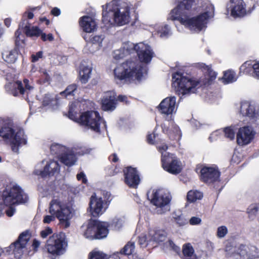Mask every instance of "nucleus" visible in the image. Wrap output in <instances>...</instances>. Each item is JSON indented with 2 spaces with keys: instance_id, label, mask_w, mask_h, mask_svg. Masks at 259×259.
Returning a JSON list of instances; mask_svg holds the SVG:
<instances>
[{
  "instance_id": "obj_47",
  "label": "nucleus",
  "mask_w": 259,
  "mask_h": 259,
  "mask_svg": "<svg viewBox=\"0 0 259 259\" xmlns=\"http://www.w3.org/2000/svg\"><path fill=\"white\" fill-rule=\"evenodd\" d=\"M106 255L100 251H93L90 253V259H106Z\"/></svg>"
},
{
  "instance_id": "obj_60",
  "label": "nucleus",
  "mask_w": 259,
  "mask_h": 259,
  "mask_svg": "<svg viewBox=\"0 0 259 259\" xmlns=\"http://www.w3.org/2000/svg\"><path fill=\"white\" fill-rule=\"evenodd\" d=\"M175 220L176 223L180 226H183L187 223L186 220L184 219L183 216L182 215H180L178 216L177 218H176Z\"/></svg>"
},
{
  "instance_id": "obj_42",
  "label": "nucleus",
  "mask_w": 259,
  "mask_h": 259,
  "mask_svg": "<svg viewBox=\"0 0 259 259\" xmlns=\"http://www.w3.org/2000/svg\"><path fill=\"white\" fill-rule=\"evenodd\" d=\"M77 85L75 83L70 84L66 88L65 91L61 92L60 94L65 97L70 95L77 89Z\"/></svg>"
},
{
  "instance_id": "obj_17",
  "label": "nucleus",
  "mask_w": 259,
  "mask_h": 259,
  "mask_svg": "<svg viewBox=\"0 0 259 259\" xmlns=\"http://www.w3.org/2000/svg\"><path fill=\"white\" fill-rule=\"evenodd\" d=\"M227 10L230 11L231 15L234 18L244 16L246 14V5L243 0H230Z\"/></svg>"
},
{
  "instance_id": "obj_33",
  "label": "nucleus",
  "mask_w": 259,
  "mask_h": 259,
  "mask_svg": "<svg viewBox=\"0 0 259 259\" xmlns=\"http://www.w3.org/2000/svg\"><path fill=\"white\" fill-rule=\"evenodd\" d=\"M254 62V60H249L243 63L239 68V75H252V64Z\"/></svg>"
},
{
  "instance_id": "obj_29",
  "label": "nucleus",
  "mask_w": 259,
  "mask_h": 259,
  "mask_svg": "<svg viewBox=\"0 0 259 259\" xmlns=\"http://www.w3.org/2000/svg\"><path fill=\"white\" fill-rule=\"evenodd\" d=\"M237 79L235 72L232 69L224 71L223 76L221 78L224 84H229L235 82Z\"/></svg>"
},
{
  "instance_id": "obj_15",
  "label": "nucleus",
  "mask_w": 259,
  "mask_h": 259,
  "mask_svg": "<svg viewBox=\"0 0 259 259\" xmlns=\"http://www.w3.org/2000/svg\"><path fill=\"white\" fill-rule=\"evenodd\" d=\"M101 108L104 111H113L117 105V95L115 91H109L104 93L101 99Z\"/></svg>"
},
{
  "instance_id": "obj_23",
  "label": "nucleus",
  "mask_w": 259,
  "mask_h": 259,
  "mask_svg": "<svg viewBox=\"0 0 259 259\" xmlns=\"http://www.w3.org/2000/svg\"><path fill=\"white\" fill-rule=\"evenodd\" d=\"M130 8L126 7L122 12H120L119 8L115 16L114 25L120 26L124 25L130 22Z\"/></svg>"
},
{
  "instance_id": "obj_49",
  "label": "nucleus",
  "mask_w": 259,
  "mask_h": 259,
  "mask_svg": "<svg viewBox=\"0 0 259 259\" xmlns=\"http://www.w3.org/2000/svg\"><path fill=\"white\" fill-rule=\"evenodd\" d=\"M237 254L240 256L247 257L248 254V246L241 245L237 250Z\"/></svg>"
},
{
  "instance_id": "obj_20",
  "label": "nucleus",
  "mask_w": 259,
  "mask_h": 259,
  "mask_svg": "<svg viewBox=\"0 0 259 259\" xmlns=\"http://www.w3.org/2000/svg\"><path fill=\"white\" fill-rule=\"evenodd\" d=\"M176 103L175 97H167L163 99L158 105L159 111L162 114H171L175 109Z\"/></svg>"
},
{
  "instance_id": "obj_45",
  "label": "nucleus",
  "mask_w": 259,
  "mask_h": 259,
  "mask_svg": "<svg viewBox=\"0 0 259 259\" xmlns=\"http://www.w3.org/2000/svg\"><path fill=\"white\" fill-rule=\"evenodd\" d=\"M225 136L226 138L232 140L235 138V132L231 127H227L224 129Z\"/></svg>"
},
{
  "instance_id": "obj_44",
  "label": "nucleus",
  "mask_w": 259,
  "mask_h": 259,
  "mask_svg": "<svg viewBox=\"0 0 259 259\" xmlns=\"http://www.w3.org/2000/svg\"><path fill=\"white\" fill-rule=\"evenodd\" d=\"M258 256L257 249L254 246H248L247 257L249 258H256Z\"/></svg>"
},
{
  "instance_id": "obj_21",
  "label": "nucleus",
  "mask_w": 259,
  "mask_h": 259,
  "mask_svg": "<svg viewBox=\"0 0 259 259\" xmlns=\"http://www.w3.org/2000/svg\"><path fill=\"white\" fill-rule=\"evenodd\" d=\"M240 112L243 116L248 117L250 119L254 120L258 115L254 106L248 101L241 102Z\"/></svg>"
},
{
  "instance_id": "obj_58",
  "label": "nucleus",
  "mask_w": 259,
  "mask_h": 259,
  "mask_svg": "<svg viewBox=\"0 0 259 259\" xmlns=\"http://www.w3.org/2000/svg\"><path fill=\"white\" fill-rule=\"evenodd\" d=\"M42 52L41 51H39L37 52L35 54H33L31 55V61L32 62H35L37 61L39 59H40L42 57Z\"/></svg>"
},
{
  "instance_id": "obj_1",
  "label": "nucleus",
  "mask_w": 259,
  "mask_h": 259,
  "mask_svg": "<svg viewBox=\"0 0 259 259\" xmlns=\"http://www.w3.org/2000/svg\"><path fill=\"white\" fill-rule=\"evenodd\" d=\"M198 67L206 71V75L208 76L207 78H189L183 76L182 73L178 72L172 74V79L174 83L177 84V93L180 96V100L192 93H195L196 88L211 84L216 79L217 73L213 70L211 65H207L204 63H199Z\"/></svg>"
},
{
  "instance_id": "obj_62",
  "label": "nucleus",
  "mask_w": 259,
  "mask_h": 259,
  "mask_svg": "<svg viewBox=\"0 0 259 259\" xmlns=\"http://www.w3.org/2000/svg\"><path fill=\"white\" fill-rule=\"evenodd\" d=\"M189 222L191 225H195L199 224L201 220L199 218L193 217L190 219Z\"/></svg>"
},
{
  "instance_id": "obj_18",
  "label": "nucleus",
  "mask_w": 259,
  "mask_h": 259,
  "mask_svg": "<svg viewBox=\"0 0 259 259\" xmlns=\"http://www.w3.org/2000/svg\"><path fill=\"white\" fill-rule=\"evenodd\" d=\"M200 179L206 183H211L217 181L220 172L216 166L203 167L200 170Z\"/></svg>"
},
{
  "instance_id": "obj_64",
  "label": "nucleus",
  "mask_w": 259,
  "mask_h": 259,
  "mask_svg": "<svg viewBox=\"0 0 259 259\" xmlns=\"http://www.w3.org/2000/svg\"><path fill=\"white\" fill-rule=\"evenodd\" d=\"M108 160L110 162H117L119 158L116 154L113 153L109 156Z\"/></svg>"
},
{
  "instance_id": "obj_34",
  "label": "nucleus",
  "mask_w": 259,
  "mask_h": 259,
  "mask_svg": "<svg viewBox=\"0 0 259 259\" xmlns=\"http://www.w3.org/2000/svg\"><path fill=\"white\" fill-rule=\"evenodd\" d=\"M24 30L25 34L28 37H38L41 35L42 30L37 26L30 27L28 25H26L24 27Z\"/></svg>"
},
{
  "instance_id": "obj_35",
  "label": "nucleus",
  "mask_w": 259,
  "mask_h": 259,
  "mask_svg": "<svg viewBox=\"0 0 259 259\" xmlns=\"http://www.w3.org/2000/svg\"><path fill=\"white\" fill-rule=\"evenodd\" d=\"M92 68L83 67L79 71L80 80L82 83H86L90 78Z\"/></svg>"
},
{
  "instance_id": "obj_61",
  "label": "nucleus",
  "mask_w": 259,
  "mask_h": 259,
  "mask_svg": "<svg viewBox=\"0 0 259 259\" xmlns=\"http://www.w3.org/2000/svg\"><path fill=\"white\" fill-rule=\"evenodd\" d=\"M169 29L167 25H165L164 27H162L160 30V33L161 36H166L168 34Z\"/></svg>"
},
{
  "instance_id": "obj_14",
  "label": "nucleus",
  "mask_w": 259,
  "mask_h": 259,
  "mask_svg": "<svg viewBox=\"0 0 259 259\" xmlns=\"http://www.w3.org/2000/svg\"><path fill=\"white\" fill-rule=\"evenodd\" d=\"M29 239L30 236L28 233L23 232L20 235L17 240L9 246V248L13 251L15 257L20 258L26 252Z\"/></svg>"
},
{
  "instance_id": "obj_3",
  "label": "nucleus",
  "mask_w": 259,
  "mask_h": 259,
  "mask_svg": "<svg viewBox=\"0 0 259 259\" xmlns=\"http://www.w3.org/2000/svg\"><path fill=\"white\" fill-rule=\"evenodd\" d=\"M91 149L85 147L69 148L65 146L54 143L50 147L51 155L57 160L50 162H76L79 156L89 154Z\"/></svg>"
},
{
  "instance_id": "obj_28",
  "label": "nucleus",
  "mask_w": 259,
  "mask_h": 259,
  "mask_svg": "<svg viewBox=\"0 0 259 259\" xmlns=\"http://www.w3.org/2000/svg\"><path fill=\"white\" fill-rule=\"evenodd\" d=\"M162 166L165 170L172 174L180 173L183 168V165L179 163H162Z\"/></svg>"
},
{
  "instance_id": "obj_48",
  "label": "nucleus",
  "mask_w": 259,
  "mask_h": 259,
  "mask_svg": "<svg viewBox=\"0 0 259 259\" xmlns=\"http://www.w3.org/2000/svg\"><path fill=\"white\" fill-rule=\"evenodd\" d=\"M228 233V229L225 226L219 227L217 229V235L219 238H223Z\"/></svg>"
},
{
  "instance_id": "obj_56",
  "label": "nucleus",
  "mask_w": 259,
  "mask_h": 259,
  "mask_svg": "<svg viewBox=\"0 0 259 259\" xmlns=\"http://www.w3.org/2000/svg\"><path fill=\"white\" fill-rule=\"evenodd\" d=\"M53 233L52 229L50 227H47L40 232L41 237L43 238H46L48 235Z\"/></svg>"
},
{
  "instance_id": "obj_55",
  "label": "nucleus",
  "mask_w": 259,
  "mask_h": 259,
  "mask_svg": "<svg viewBox=\"0 0 259 259\" xmlns=\"http://www.w3.org/2000/svg\"><path fill=\"white\" fill-rule=\"evenodd\" d=\"M258 210V207L256 205L250 206L247 209V212L249 215H255Z\"/></svg>"
},
{
  "instance_id": "obj_38",
  "label": "nucleus",
  "mask_w": 259,
  "mask_h": 259,
  "mask_svg": "<svg viewBox=\"0 0 259 259\" xmlns=\"http://www.w3.org/2000/svg\"><path fill=\"white\" fill-rule=\"evenodd\" d=\"M127 48L128 49H131V45H125V46L123 47L122 50H116L114 51V58L116 60H118L121 59H122L124 57V53H126L127 54H131V53H128L126 50Z\"/></svg>"
},
{
  "instance_id": "obj_46",
  "label": "nucleus",
  "mask_w": 259,
  "mask_h": 259,
  "mask_svg": "<svg viewBox=\"0 0 259 259\" xmlns=\"http://www.w3.org/2000/svg\"><path fill=\"white\" fill-rule=\"evenodd\" d=\"M252 76L259 79V62L255 61L252 64Z\"/></svg>"
},
{
  "instance_id": "obj_11",
  "label": "nucleus",
  "mask_w": 259,
  "mask_h": 259,
  "mask_svg": "<svg viewBox=\"0 0 259 259\" xmlns=\"http://www.w3.org/2000/svg\"><path fill=\"white\" fill-rule=\"evenodd\" d=\"M126 50L128 53H133L135 51L140 62L146 64L151 62L154 55L150 47L143 43L136 45L131 44V49L127 48Z\"/></svg>"
},
{
  "instance_id": "obj_16",
  "label": "nucleus",
  "mask_w": 259,
  "mask_h": 259,
  "mask_svg": "<svg viewBox=\"0 0 259 259\" xmlns=\"http://www.w3.org/2000/svg\"><path fill=\"white\" fill-rule=\"evenodd\" d=\"M102 22L105 25H114L115 16L116 15L118 6L114 3L107 4L102 6Z\"/></svg>"
},
{
  "instance_id": "obj_39",
  "label": "nucleus",
  "mask_w": 259,
  "mask_h": 259,
  "mask_svg": "<svg viewBox=\"0 0 259 259\" xmlns=\"http://www.w3.org/2000/svg\"><path fill=\"white\" fill-rule=\"evenodd\" d=\"M161 162H178L175 154L165 152L161 156Z\"/></svg>"
},
{
  "instance_id": "obj_36",
  "label": "nucleus",
  "mask_w": 259,
  "mask_h": 259,
  "mask_svg": "<svg viewBox=\"0 0 259 259\" xmlns=\"http://www.w3.org/2000/svg\"><path fill=\"white\" fill-rule=\"evenodd\" d=\"M203 197V194L198 191L191 190L188 192L187 199L189 202H195L197 200H200Z\"/></svg>"
},
{
  "instance_id": "obj_4",
  "label": "nucleus",
  "mask_w": 259,
  "mask_h": 259,
  "mask_svg": "<svg viewBox=\"0 0 259 259\" xmlns=\"http://www.w3.org/2000/svg\"><path fill=\"white\" fill-rule=\"evenodd\" d=\"M143 67L137 61L126 60L114 69L115 77L120 81L140 80L143 76Z\"/></svg>"
},
{
  "instance_id": "obj_26",
  "label": "nucleus",
  "mask_w": 259,
  "mask_h": 259,
  "mask_svg": "<svg viewBox=\"0 0 259 259\" xmlns=\"http://www.w3.org/2000/svg\"><path fill=\"white\" fill-rule=\"evenodd\" d=\"M29 80L25 78L23 79V83L25 87H23V84L21 81L17 80L14 84V89L12 91V94L14 96L16 97L19 94L20 95H24L25 93V89L30 90L32 87L29 84Z\"/></svg>"
},
{
  "instance_id": "obj_2",
  "label": "nucleus",
  "mask_w": 259,
  "mask_h": 259,
  "mask_svg": "<svg viewBox=\"0 0 259 259\" xmlns=\"http://www.w3.org/2000/svg\"><path fill=\"white\" fill-rule=\"evenodd\" d=\"M75 105H69L68 112V117L80 124L88 126L92 131L101 133V128L106 130V122L97 111L90 110L82 112L79 117L77 113L74 111Z\"/></svg>"
},
{
  "instance_id": "obj_13",
  "label": "nucleus",
  "mask_w": 259,
  "mask_h": 259,
  "mask_svg": "<svg viewBox=\"0 0 259 259\" xmlns=\"http://www.w3.org/2000/svg\"><path fill=\"white\" fill-rule=\"evenodd\" d=\"M255 135V131L251 126L241 127L236 134V142L239 146L247 145L254 140Z\"/></svg>"
},
{
  "instance_id": "obj_37",
  "label": "nucleus",
  "mask_w": 259,
  "mask_h": 259,
  "mask_svg": "<svg viewBox=\"0 0 259 259\" xmlns=\"http://www.w3.org/2000/svg\"><path fill=\"white\" fill-rule=\"evenodd\" d=\"M51 78L48 74L46 70H42L40 71V75L39 79L37 80V82L40 84L45 83H50Z\"/></svg>"
},
{
  "instance_id": "obj_12",
  "label": "nucleus",
  "mask_w": 259,
  "mask_h": 259,
  "mask_svg": "<svg viewBox=\"0 0 259 259\" xmlns=\"http://www.w3.org/2000/svg\"><path fill=\"white\" fill-rule=\"evenodd\" d=\"M177 6L169 14V19L175 21L192 12V8L195 0H177Z\"/></svg>"
},
{
  "instance_id": "obj_57",
  "label": "nucleus",
  "mask_w": 259,
  "mask_h": 259,
  "mask_svg": "<svg viewBox=\"0 0 259 259\" xmlns=\"http://www.w3.org/2000/svg\"><path fill=\"white\" fill-rule=\"evenodd\" d=\"M165 244L166 246L169 247L170 249H173L175 251L178 252L180 250L179 247L176 245L171 240H169L165 243Z\"/></svg>"
},
{
  "instance_id": "obj_25",
  "label": "nucleus",
  "mask_w": 259,
  "mask_h": 259,
  "mask_svg": "<svg viewBox=\"0 0 259 259\" xmlns=\"http://www.w3.org/2000/svg\"><path fill=\"white\" fill-rule=\"evenodd\" d=\"M60 166L58 163H48L44 167L42 170L36 169L35 170V174L40 175L42 177H46L53 175L55 173L58 172Z\"/></svg>"
},
{
  "instance_id": "obj_63",
  "label": "nucleus",
  "mask_w": 259,
  "mask_h": 259,
  "mask_svg": "<svg viewBox=\"0 0 259 259\" xmlns=\"http://www.w3.org/2000/svg\"><path fill=\"white\" fill-rule=\"evenodd\" d=\"M51 14L54 16H58L60 15L61 11L59 8L55 7L51 10Z\"/></svg>"
},
{
  "instance_id": "obj_10",
  "label": "nucleus",
  "mask_w": 259,
  "mask_h": 259,
  "mask_svg": "<svg viewBox=\"0 0 259 259\" xmlns=\"http://www.w3.org/2000/svg\"><path fill=\"white\" fill-rule=\"evenodd\" d=\"M50 213L59 219L60 221L70 220L73 213V209L57 200H53L50 203Z\"/></svg>"
},
{
  "instance_id": "obj_32",
  "label": "nucleus",
  "mask_w": 259,
  "mask_h": 259,
  "mask_svg": "<svg viewBox=\"0 0 259 259\" xmlns=\"http://www.w3.org/2000/svg\"><path fill=\"white\" fill-rule=\"evenodd\" d=\"M82 37L87 44H97L101 46L104 38L102 35H89L87 33L82 35Z\"/></svg>"
},
{
  "instance_id": "obj_52",
  "label": "nucleus",
  "mask_w": 259,
  "mask_h": 259,
  "mask_svg": "<svg viewBox=\"0 0 259 259\" xmlns=\"http://www.w3.org/2000/svg\"><path fill=\"white\" fill-rule=\"evenodd\" d=\"M41 39L43 41H46L49 40L50 41H52L54 40V37L52 33H49L48 34H46L45 33L43 32L42 31L41 32V35H40Z\"/></svg>"
},
{
  "instance_id": "obj_9",
  "label": "nucleus",
  "mask_w": 259,
  "mask_h": 259,
  "mask_svg": "<svg viewBox=\"0 0 259 259\" xmlns=\"http://www.w3.org/2000/svg\"><path fill=\"white\" fill-rule=\"evenodd\" d=\"M192 12L185 14L184 17H180V19L177 20L186 27L195 28L201 31L203 28L206 21L208 18V13L204 12L196 17L190 18Z\"/></svg>"
},
{
  "instance_id": "obj_53",
  "label": "nucleus",
  "mask_w": 259,
  "mask_h": 259,
  "mask_svg": "<svg viewBox=\"0 0 259 259\" xmlns=\"http://www.w3.org/2000/svg\"><path fill=\"white\" fill-rule=\"evenodd\" d=\"M149 234L148 235H141L139 237V242L140 245H146V243L147 242H151V241H149Z\"/></svg>"
},
{
  "instance_id": "obj_40",
  "label": "nucleus",
  "mask_w": 259,
  "mask_h": 259,
  "mask_svg": "<svg viewBox=\"0 0 259 259\" xmlns=\"http://www.w3.org/2000/svg\"><path fill=\"white\" fill-rule=\"evenodd\" d=\"M135 251V244L134 242H128L123 249L121 250V253L125 255H130L133 254Z\"/></svg>"
},
{
  "instance_id": "obj_31",
  "label": "nucleus",
  "mask_w": 259,
  "mask_h": 259,
  "mask_svg": "<svg viewBox=\"0 0 259 259\" xmlns=\"http://www.w3.org/2000/svg\"><path fill=\"white\" fill-rule=\"evenodd\" d=\"M96 221H90L84 233L85 238L89 239H96Z\"/></svg>"
},
{
  "instance_id": "obj_59",
  "label": "nucleus",
  "mask_w": 259,
  "mask_h": 259,
  "mask_svg": "<svg viewBox=\"0 0 259 259\" xmlns=\"http://www.w3.org/2000/svg\"><path fill=\"white\" fill-rule=\"evenodd\" d=\"M168 147L166 144H163L160 146H157V149L161 153V155H162V154L167 152L166 150L168 149Z\"/></svg>"
},
{
  "instance_id": "obj_27",
  "label": "nucleus",
  "mask_w": 259,
  "mask_h": 259,
  "mask_svg": "<svg viewBox=\"0 0 259 259\" xmlns=\"http://www.w3.org/2000/svg\"><path fill=\"white\" fill-rule=\"evenodd\" d=\"M149 241L157 242H163L165 240L166 234L164 231L150 230L149 232Z\"/></svg>"
},
{
  "instance_id": "obj_24",
  "label": "nucleus",
  "mask_w": 259,
  "mask_h": 259,
  "mask_svg": "<svg viewBox=\"0 0 259 259\" xmlns=\"http://www.w3.org/2000/svg\"><path fill=\"white\" fill-rule=\"evenodd\" d=\"M90 208L93 217L101 214L104 211L102 198L92 196L90 202Z\"/></svg>"
},
{
  "instance_id": "obj_8",
  "label": "nucleus",
  "mask_w": 259,
  "mask_h": 259,
  "mask_svg": "<svg viewBox=\"0 0 259 259\" xmlns=\"http://www.w3.org/2000/svg\"><path fill=\"white\" fill-rule=\"evenodd\" d=\"M66 246L65 235L62 233H55L47 240L46 248L49 253L54 255H60L63 253Z\"/></svg>"
},
{
  "instance_id": "obj_50",
  "label": "nucleus",
  "mask_w": 259,
  "mask_h": 259,
  "mask_svg": "<svg viewBox=\"0 0 259 259\" xmlns=\"http://www.w3.org/2000/svg\"><path fill=\"white\" fill-rule=\"evenodd\" d=\"M157 135L155 133V131H154L152 133H149L146 137L147 142L150 145H154L155 144V141Z\"/></svg>"
},
{
  "instance_id": "obj_5",
  "label": "nucleus",
  "mask_w": 259,
  "mask_h": 259,
  "mask_svg": "<svg viewBox=\"0 0 259 259\" xmlns=\"http://www.w3.org/2000/svg\"><path fill=\"white\" fill-rule=\"evenodd\" d=\"M0 137L4 141H10L13 151L17 152L19 147L26 145L27 142V136L24 130L21 127L13 128V123L6 122L0 128Z\"/></svg>"
},
{
  "instance_id": "obj_7",
  "label": "nucleus",
  "mask_w": 259,
  "mask_h": 259,
  "mask_svg": "<svg viewBox=\"0 0 259 259\" xmlns=\"http://www.w3.org/2000/svg\"><path fill=\"white\" fill-rule=\"evenodd\" d=\"M3 201L6 205L25 203L28 198L21 188L17 184L7 189L3 193Z\"/></svg>"
},
{
  "instance_id": "obj_22",
  "label": "nucleus",
  "mask_w": 259,
  "mask_h": 259,
  "mask_svg": "<svg viewBox=\"0 0 259 259\" xmlns=\"http://www.w3.org/2000/svg\"><path fill=\"white\" fill-rule=\"evenodd\" d=\"M79 25L85 33H92L97 28V24L92 17L83 16L79 19Z\"/></svg>"
},
{
  "instance_id": "obj_30",
  "label": "nucleus",
  "mask_w": 259,
  "mask_h": 259,
  "mask_svg": "<svg viewBox=\"0 0 259 259\" xmlns=\"http://www.w3.org/2000/svg\"><path fill=\"white\" fill-rule=\"evenodd\" d=\"M96 239H101L105 237L108 232L107 225L104 222H98L96 221Z\"/></svg>"
},
{
  "instance_id": "obj_43",
  "label": "nucleus",
  "mask_w": 259,
  "mask_h": 259,
  "mask_svg": "<svg viewBox=\"0 0 259 259\" xmlns=\"http://www.w3.org/2000/svg\"><path fill=\"white\" fill-rule=\"evenodd\" d=\"M124 222L123 219L115 218L113 220L111 226L115 230H119L122 227Z\"/></svg>"
},
{
  "instance_id": "obj_54",
  "label": "nucleus",
  "mask_w": 259,
  "mask_h": 259,
  "mask_svg": "<svg viewBox=\"0 0 259 259\" xmlns=\"http://www.w3.org/2000/svg\"><path fill=\"white\" fill-rule=\"evenodd\" d=\"M16 60L15 56L12 52H9V54L6 55L5 59V61L8 63H14Z\"/></svg>"
},
{
  "instance_id": "obj_51",
  "label": "nucleus",
  "mask_w": 259,
  "mask_h": 259,
  "mask_svg": "<svg viewBox=\"0 0 259 259\" xmlns=\"http://www.w3.org/2000/svg\"><path fill=\"white\" fill-rule=\"evenodd\" d=\"M57 95H56L55 98L51 97L49 95H46L44 97L43 100V103L45 105H49L53 103V102L55 100H57Z\"/></svg>"
},
{
  "instance_id": "obj_19",
  "label": "nucleus",
  "mask_w": 259,
  "mask_h": 259,
  "mask_svg": "<svg viewBox=\"0 0 259 259\" xmlns=\"http://www.w3.org/2000/svg\"><path fill=\"white\" fill-rule=\"evenodd\" d=\"M125 182L130 187L136 188L140 179L135 168L128 166L123 170Z\"/></svg>"
},
{
  "instance_id": "obj_41",
  "label": "nucleus",
  "mask_w": 259,
  "mask_h": 259,
  "mask_svg": "<svg viewBox=\"0 0 259 259\" xmlns=\"http://www.w3.org/2000/svg\"><path fill=\"white\" fill-rule=\"evenodd\" d=\"M183 253L184 254V258L190 257L195 255L194 254V249L192 246L189 244H185L183 246Z\"/></svg>"
},
{
  "instance_id": "obj_6",
  "label": "nucleus",
  "mask_w": 259,
  "mask_h": 259,
  "mask_svg": "<svg viewBox=\"0 0 259 259\" xmlns=\"http://www.w3.org/2000/svg\"><path fill=\"white\" fill-rule=\"evenodd\" d=\"M171 196L166 190H157L151 195V202L155 206V212L162 214L170 210V202Z\"/></svg>"
}]
</instances>
